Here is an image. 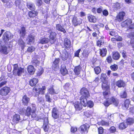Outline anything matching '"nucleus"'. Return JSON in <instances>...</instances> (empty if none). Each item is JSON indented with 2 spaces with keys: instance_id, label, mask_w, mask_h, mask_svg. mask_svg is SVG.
Listing matches in <instances>:
<instances>
[{
  "instance_id": "nucleus-1",
  "label": "nucleus",
  "mask_w": 134,
  "mask_h": 134,
  "mask_svg": "<svg viewBox=\"0 0 134 134\" xmlns=\"http://www.w3.org/2000/svg\"><path fill=\"white\" fill-rule=\"evenodd\" d=\"M37 108L36 105H32V108L29 106H27L25 110V115L27 117H29L31 116L32 118L36 117L37 115L36 114Z\"/></svg>"
},
{
  "instance_id": "nucleus-36",
  "label": "nucleus",
  "mask_w": 134,
  "mask_h": 134,
  "mask_svg": "<svg viewBox=\"0 0 134 134\" xmlns=\"http://www.w3.org/2000/svg\"><path fill=\"white\" fill-rule=\"evenodd\" d=\"M60 72L63 76H65L68 74V71L65 66L61 67L60 69Z\"/></svg>"
},
{
  "instance_id": "nucleus-5",
  "label": "nucleus",
  "mask_w": 134,
  "mask_h": 134,
  "mask_svg": "<svg viewBox=\"0 0 134 134\" xmlns=\"http://www.w3.org/2000/svg\"><path fill=\"white\" fill-rule=\"evenodd\" d=\"M52 29H50L48 31V32L49 33V41L50 43L52 44L54 43L55 41V38L56 37L57 35V34L54 32L52 31Z\"/></svg>"
},
{
  "instance_id": "nucleus-64",
  "label": "nucleus",
  "mask_w": 134,
  "mask_h": 134,
  "mask_svg": "<svg viewBox=\"0 0 134 134\" xmlns=\"http://www.w3.org/2000/svg\"><path fill=\"white\" fill-rule=\"evenodd\" d=\"M130 43L133 50L134 51V38L131 39Z\"/></svg>"
},
{
  "instance_id": "nucleus-22",
  "label": "nucleus",
  "mask_w": 134,
  "mask_h": 134,
  "mask_svg": "<svg viewBox=\"0 0 134 134\" xmlns=\"http://www.w3.org/2000/svg\"><path fill=\"white\" fill-rule=\"evenodd\" d=\"M56 29L59 31L63 32V34L66 33V31L64 28L63 25H62L60 24H57L56 25Z\"/></svg>"
},
{
  "instance_id": "nucleus-41",
  "label": "nucleus",
  "mask_w": 134,
  "mask_h": 134,
  "mask_svg": "<svg viewBox=\"0 0 134 134\" xmlns=\"http://www.w3.org/2000/svg\"><path fill=\"white\" fill-rule=\"evenodd\" d=\"M88 19L89 21L91 23H95L97 20L96 17L92 15L88 16Z\"/></svg>"
},
{
  "instance_id": "nucleus-11",
  "label": "nucleus",
  "mask_w": 134,
  "mask_h": 134,
  "mask_svg": "<svg viewBox=\"0 0 134 134\" xmlns=\"http://www.w3.org/2000/svg\"><path fill=\"white\" fill-rule=\"evenodd\" d=\"M35 40V36L31 34L29 35L26 38V41L27 44L28 45H31L32 43H34Z\"/></svg>"
},
{
  "instance_id": "nucleus-40",
  "label": "nucleus",
  "mask_w": 134,
  "mask_h": 134,
  "mask_svg": "<svg viewBox=\"0 0 134 134\" xmlns=\"http://www.w3.org/2000/svg\"><path fill=\"white\" fill-rule=\"evenodd\" d=\"M46 87L45 86H42L41 88H38V92H37V96H38L40 93L42 94H44L45 93L44 90L46 89Z\"/></svg>"
},
{
  "instance_id": "nucleus-54",
  "label": "nucleus",
  "mask_w": 134,
  "mask_h": 134,
  "mask_svg": "<svg viewBox=\"0 0 134 134\" xmlns=\"http://www.w3.org/2000/svg\"><path fill=\"white\" fill-rule=\"evenodd\" d=\"M110 133H115L116 131V129L114 126H112L110 127L108 130Z\"/></svg>"
},
{
  "instance_id": "nucleus-35",
  "label": "nucleus",
  "mask_w": 134,
  "mask_h": 134,
  "mask_svg": "<svg viewBox=\"0 0 134 134\" xmlns=\"http://www.w3.org/2000/svg\"><path fill=\"white\" fill-rule=\"evenodd\" d=\"M126 123L127 125H131L134 124V118L128 117L126 119Z\"/></svg>"
},
{
  "instance_id": "nucleus-10",
  "label": "nucleus",
  "mask_w": 134,
  "mask_h": 134,
  "mask_svg": "<svg viewBox=\"0 0 134 134\" xmlns=\"http://www.w3.org/2000/svg\"><path fill=\"white\" fill-rule=\"evenodd\" d=\"M131 101L129 99H127L124 100L121 105V108L124 110H126L129 108Z\"/></svg>"
},
{
  "instance_id": "nucleus-61",
  "label": "nucleus",
  "mask_w": 134,
  "mask_h": 134,
  "mask_svg": "<svg viewBox=\"0 0 134 134\" xmlns=\"http://www.w3.org/2000/svg\"><path fill=\"white\" fill-rule=\"evenodd\" d=\"M93 105L94 103L91 100L87 101V106L90 108H91L93 107Z\"/></svg>"
},
{
  "instance_id": "nucleus-51",
  "label": "nucleus",
  "mask_w": 134,
  "mask_h": 134,
  "mask_svg": "<svg viewBox=\"0 0 134 134\" xmlns=\"http://www.w3.org/2000/svg\"><path fill=\"white\" fill-rule=\"evenodd\" d=\"M110 69L113 71H115L117 70L118 69V65L115 64L112 65L110 66Z\"/></svg>"
},
{
  "instance_id": "nucleus-29",
  "label": "nucleus",
  "mask_w": 134,
  "mask_h": 134,
  "mask_svg": "<svg viewBox=\"0 0 134 134\" xmlns=\"http://www.w3.org/2000/svg\"><path fill=\"white\" fill-rule=\"evenodd\" d=\"M82 67L80 65H79L75 67L73 70L75 75H79L80 74V72L81 71Z\"/></svg>"
},
{
  "instance_id": "nucleus-18",
  "label": "nucleus",
  "mask_w": 134,
  "mask_h": 134,
  "mask_svg": "<svg viewBox=\"0 0 134 134\" xmlns=\"http://www.w3.org/2000/svg\"><path fill=\"white\" fill-rule=\"evenodd\" d=\"M73 105L76 111H79L81 110L82 108L81 105L79 102L76 101L73 103Z\"/></svg>"
},
{
  "instance_id": "nucleus-37",
  "label": "nucleus",
  "mask_w": 134,
  "mask_h": 134,
  "mask_svg": "<svg viewBox=\"0 0 134 134\" xmlns=\"http://www.w3.org/2000/svg\"><path fill=\"white\" fill-rule=\"evenodd\" d=\"M127 126L126 123L123 122L119 123L118 125V128L120 130H122L126 128Z\"/></svg>"
},
{
  "instance_id": "nucleus-32",
  "label": "nucleus",
  "mask_w": 134,
  "mask_h": 134,
  "mask_svg": "<svg viewBox=\"0 0 134 134\" xmlns=\"http://www.w3.org/2000/svg\"><path fill=\"white\" fill-rule=\"evenodd\" d=\"M69 57V54L67 51H66L64 52H63L61 58L63 61H65Z\"/></svg>"
},
{
  "instance_id": "nucleus-56",
  "label": "nucleus",
  "mask_w": 134,
  "mask_h": 134,
  "mask_svg": "<svg viewBox=\"0 0 134 134\" xmlns=\"http://www.w3.org/2000/svg\"><path fill=\"white\" fill-rule=\"evenodd\" d=\"M109 35L112 36L116 37L118 35L117 32H116L114 29H111V30L109 31Z\"/></svg>"
},
{
  "instance_id": "nucleus-60",
  "label": "nucleus",
  "mask_w": 134,
  "mask_h": 134,
  "mask_svg": "<svg viewBox=\"0 0 134 134\" xmlns=\"http://www.w3.org/2000/svg\"><path fill=\"white\" fill-rule=\"evenodd\" d=\"M106 60L108 63H111L112 62V59L110 55H109L107 57Z\"/></svg>"
},
{
  "instance_id": "nucleus-21",
  "label": "nucleus",
  "mask_w": 134,
  "mask_h": 134,
  "mask_svg": "<svg viewBox=\"0 0 134 134\" xmlns=\"http://www.w3.org/2000/svg\"><path fill=\"white\" fill-rule=\"evenodd\" d=\"M112 56L113 59L115 60H118L121 57L120 54L117 51L113 52L112 53Z\"/></svg>"
},
{
  "instance_id": "nucleus-15",
  "label": "nucleus",
  "mask_w": 134,
  "mask_h": 134,
  "mask_svg": "<svg viewBox=\"0 0 134 134\" xmlns=\"http://www.w3.org/2000/svg\"><path fill=\"white\" fill-rule=\"evenodd\" d=\"M101 87L103 90H110V83L108 80L101 82Z\"/></svg>"
},
{
  "instance_id": "nucleus-7",
  "label": "nucleus",
  "mask_w": 134,
  "mask_h": 134,
  "mask_svg": "<svg viewBox=\"0 0 134 134\" xmlns=\"http://www.w3.org/2000/svg\"><path fill=\"white\" fill-rule=\"evenodd\" d=\"M18 32L19 34L20 37L22 38H24L27 34L26 27L24 26L21 27L20 29L18 31Z\"/></svg>"
},
{
  "instance_id": "nucleus-12",
  "label": "nucleus",
  "mask_w": 134,
  "mask_h": 134,
  "mask_svg": "<svg viewBox=\"0 0 134 134\" xmlns=\"http://www.w3.org/2000/svg\"><path fill=\"white\" fill-rule=\"evenodd\" d=\"M52 116L54 119L59 118V111L56 107L53 108L52 111Z\"/></svg>"
},
{
  "instance_id": "nucleus-2",
  "label": "nucleus",
  "mask_w": 134,
  "mask_h": 134,
  "mask_svg": "<svg viewBox=\"0 0 134 134\" xmlns=\"http://www.w3.org/2000/svg\"><path fill=\"white\" fill-rule=\"evenodd\" d=\"M103 102V104L106 107H108L110 105L113 104L116 107H117L119 103V100L114 96L110 98H107Z\"/></svg>"
},
{
  "instance_id": "nucleus-16",
  "label": "nucleus",
  "mask_w": 134,
  "mask_h": 134,
  "mask_svg": "<svg viewBox=\"0 0 134 134\" xmlns=\"http://www.w3.org/2000/svg\"><path fill=\"white\" fill-rule=\"evenodd\" d=\"M30 100V98L26 94H25L22 97L21 100L23 105L24 106H27Z\"/></svg>"
},
{
  "instance_id": "nucleus-62",
  "label": "nucleus",
  "mask_w": 134,
  "mask_h": 134,
  "mask_svg": "<svg viewBox=\"0 0 134 134\" xmlns=\"http://www.w3.org/2000/svg\"><path fill=\"white\" fill-rule=\"evenodd\" d=\"M114 8L116 10L120 9L121 8L120 4L118 3H115L114 5Z\"/></svg>"
},
{
  "instance_id": "nucleus-58",
  "label": "nucleus",
  "mask_w": 134,
  "mask_h": 134,
  "mask_svg": "<svg viewBox=\"0 0 134 134\" xmlns=\"http://www.w3.org/2000/svg\"><path fill=\"white\" fill-rule=\"evenodd\" d=\"M44 69L42 68L39 69L38 71L36 73V75L37 76H40L43 73Z\"/></svg>"
},
{
  "instance_id": "nucleus-38",
  "label": "nucleus",
  "mask_w": 134,
  "mask_h": 134,
  "mask_svg": "<svg viewBox=\"0 0 134 134\" xmlns=\"http://www.w3.org/2000/svg\"><path fill=\"white\" fill-rule=\"evenodd\" d=\"M26 6L29 9L31 10H35L36 9L35 6L33 3H27Z\"/></svg>"
},
{
  "instance_id": "nucleus-48",
  "label": "nucleus",
  "mask_w": 134,
  "mask_h": 134,
  "mask_svg": "<svg viewBox=\"0 0 134 134\" xmlns=\"http://www.w3.org/2000/svg\"><path fill=\"white\" fill-rule=\"evenodd\" d=\"M100 79L101 82L108 80H107V76L105 73L101 74Z\"/></svg>"
},
{
  "instance_id": "nucleus-14",
  "label": "nucleus",
  "mask_w": 134,
  "mask_h": 134,
  "mask_svg": "<svg viewBox=\"0 0 134 134\" xmlns=\"http://www.w3.org/2000/svg\"><path fill=\"white\" fill-rule=\"evenodd\" d=\"M10 35V33L8 31H6L4 34L2 36V39L4 43L8 41L12 38Z\"/></svg>"
},
{
  "instance_id": "nucleus-27",
  "label": "nucleus",
  "mask_w": 134,
  "mask_h": 134,
  "mask_svg": "<svg viewBox=\"0 0 134 134\" xmlns=\"http://www.w3.org/2000/svg\"><path fill=\"white\" fill-rule=\"evenodd\" d=\"M20 120V117L19 115L15 114L13 116L12 121L14 124H17L18 123Z\"/></svg>"
},
{
  "instance_id": "nucleus-43",
  "label": "nucleus",
  "mask_w": 134,
  "mask_h": 134,
  "mask_svg": "<svg viewBox=\"0 0 134 134\" xmlns=\"http://www.w3.org/2000/svg\"><path fill=\"white\" fill-rule=\"evenodd\" d=\"M103 95L104 99H106L109 97V95L110 94V90H106L102 92Z\"/></svg>"
},
{
  "instance_id": "nucleus-25",
  "label": "nucleus",
  "mask_w": 134,
  "mask_h": 134,
  "mask_svg": "<svg viewBox=\"0 0 134 134\" xmlns=\"http://www.w3.org/2000/svg\"><path fill=\"white\" fill-rule=\"evenodd\" d=\"M38 14V12L37 10H31L28 12V15L30 18H34L37 16Z\"/></svg>"
},
{
  "instance_id": "nucleus-49",
  "label": "nucleus",
  "mask_w": 134,
  "mask_h": 134,
  "mask_svg": "<svg viewBox=\"0 0 134 134\" xmlns=\"http://www.w3.org/2000/svg\"><path fill=\"white\" fill-rule=\"evenodd\" d=\"M18 42V44L21 47V48L23 49L25 47V43L24 41L21 39H20Z\"/></svg>"
},
{
  "instance_id": "nucleus-20",
  "label": "nucleus",
  "mask_w": 134,
  "mask_h": 134,
  "mask_svg": "<svg viewBox=\"0 0 134 134\" xmlns=\"http://www.w3.org/2000/svg\"><path fill=\"white\" fill-rule=\"evenodd\" d=\"M116 85L118 87H124L126 85L125 82L123 80L120 79L116 81Z\"/></svg>"
},
{
  "instance_id": "nucleus-39",
  "label": "nucleus",
  "mask_w": 134,
  "mask_h": 134,
  "mask_svg": "<svg viewBox=\"0 0 134 134\" xmlns=\"http://www.w3.org/2000/svg\"><path fill=\"white\" fill-rule=\"evenodd\" d=\"M72 23L75 27L78 25L80 24L79 21L78 20V19L76 16H74L72 19Z\"/></svg>"
},
{
  "instance_id": "nucleus-50",
  "label": "nucleus",
  "mask_w": 134,
  "mask_h": 134,
  "mask_svg": "<svg viewBox=\"0 0 134 134\" xmlns=\"http://www.w3.org/2000/svg\"><path fill=\"white\" fill-rule=\"evenodd\" d=\"M31 62L33 65L36 66L39 65L40 63V61L36 58H34L32 60Z\"/></svg>"
},
{
  "instance_id": "nucleus-8",
  "label": "nucleus",
  "mask_w": 134,
  "mask_h": 134,
  "mask_svg": "<svg viewBox=\"0 0 134 134\" xmlns=\"http://www.w3.org/2000/svg\"><path fill=\"white\" fill-rule=\"evenodd\" d=\"M80 93L81 95V96L87 98H89L90 96L89 91L85 87H83L81 88L80 90Z\"/></svg>"
},
{
  "instance_id": "nucleus-45",
  "label": "nucleus",
  "mask_w": 134,
  "mask_h": 134,
  "mask_svg": "<svg viewBox=\"0 0 134 134\" xmlns=\"http://www.w3.org/2000/svg\"><path fill=\"white\" fill-rule=\"evenodd\" d=\"M49 41V39L47 38H43L41 39L39 41V43L42 44L48 43Z\"/></svg>"
},
{
  "instance_id": "nucleus-31",
  "label": "nucleus",
  "mask_w": 134,
  "mask_h": 134,
  "mask_svg": "<svg viewBox=\"0 0 134 134\" xmlns=\"http://www.w3.org/2000/svg\"><path fill=\"white\" fill-rule=\"evenodd\" d=\"M104 36H101L100 39L96 41L97 46L99 47H101L102 45L104 43Z\"/></svg>"
},
{
  "instance_id": "nucleus-24",
  "label": "nucleus",
  "mask_w": 134,
  "mask_h": 134,
  "mask_svg": "<svg viewBox=\"0 0 134 134\" xmlns=\"http://www.w3.org/2000/svg\"><path fill=\"white\" fill-rule=\"evenodd\" d=\"M7 49L8 47L5 45H1L0 46V52L3 54L7 55L9 52Z\"/></svg>"
},
{
  "instance_id": "nucleus-52",
  "label": "nucleus",
  "mask_w": 134,
  "mask_h": 134,
  "mask_svg": "<svg viewBox=\"0 0 134 134\" xmlns=\"http://www.w3.org/2000/svg\"><path fill=\"white\" fill-rule=\"evenodd\" d=\"M120 97L121 98L125 99L127 97V93L126 91H124L123 92L120 93Z\"/></svg>"
},
{
  "instance_id": "nucleus-46",
  "label": "nucleus",
  "mask_w": 134,
  "mask_h": 134,
  "mask_svg": "<svg viewBox=\"0 0 134 134\" xmlns=\"http://www.w3.org/2000/svg\"><path fill=\"white\" fill-rule=\"evenodd\" d=\"M35 49V48L34 46H30L28 47L26 51L29 53H31L34 52Z\"/></svg>"
},
{
  "instance_id": "nucleus-53",
  "label": "nucleus",
  "mask_w": 134,
  "mask_h": 134,
  "mask_svg": "<svg viewBox=\"0 0 134 134\" xmlns=\"http://www.w3.org/2000/svg\"><path fill=\"white\" fill-rule=\"evenodd\" d=\"M94 71L96 74L98 75L100 72L101 69L100 67L97 66L95 67L94 69Z\"/></svg>"
},
{
  "instance_id": "nucleus-9",
  "label": "nucleus",
  "mask_w": 134,
  "mask_h": 134,
  "mask_svg": "<svg viewBox=\"0 0 134 134\" xmlns=\"http://www.w3.org/2000/svg\"><path fill=\"white\" fill-rule=\"evenodd\" d=\"M90 127V125L87 123H86L84 124L81 125L80 127L81 133H87Z\"/></svg>"
},
{
  "instance_id": "nucleus-26",
  "label": "nucleus",
  "mask_w": 134,
  "mask_h": 134,
  "mask_svg": "<svg viewBox=\"0 0 134 134\" xmlns=\"http://www.w3.org/2000/svg\"><path fill=\"white\" fill-rule=\"evenodd\" d=\"M27 70L28 73L31 75H33L35 71L34 67L31 65H29L27 66Z\"/></svg>"
},
{
  "instance_id": "nucleus-13",
  "label": "nucleus",
  "mask_w": 134,
  "mask_h": 134,
  "mask_svg": "<svg viewBox=\"0 0 134 134\" xmlns=\"http://www.w3.org/2000/svg\"><path fill=\"white\" fill-rule=\"evenodd\" d=\"M125 15V13L123 11L119 12L115 18V20L118 21L120 22L122 21Z\"/></svg>"
},
{
  "instance_id": "nucleus-23",
  "label": "nucleus",
  "mask_w": 134,
  "mask_h": 134,
  "mask_svg": "<svg viewBox=\"0 0 134 134\" xmlns=\"http://www.w3.org/2000/svg\"><path fill=\"white\" fill-rule=\"evenodd\" d=\"M38 82V79L34 77L30 79L29 81V85L32 87L35 86Z\"/></svg>"
},
{
  "instance_id": "nucleus-57",
  "label": "nucleus",
  "mask_w": 134,
  "mask_h": 134,
  "mask_svg": "<svg viewBox=\"0 0 134 134\" xmlns=\"http://www.w3.org/2000/svg\"><path fill=\"white\" fill-rule=\"evenodd\" d=\"M45 97L46 101L48 103H51L52 102V99L49 94H46Z\"/></svg>"
},
{
  "instance_id": "nucleus-59",
  "label": "nucleus",
  "mask_w": 134,
  "mask_h": 134,
  "mask_svg": "<svg viewBox=\"0 0 134 134\" xmlns=\"http://www.w3.org/2000/svg\"><path fill=\"white\" fill-rule=\"evenodd\" d=\"M34 87L32 89V92L35 94V96H37V93L38 92V88L35 86H34Z\"/></svg>"
},
{
  "instance_id": "nucleus-4",
  "label": "nucleus",
  "mask_w": 134,
  "mask_h": 134,
  "mask_svg": "<svg viewBox=\"0 0 134 134\" xmlns=\"http://www.w3.org/2000/svg\"><path fill=\"white\" fill-rule=\"evenodd\" d=\"M132 22L131 19L127 18L121 23L122 27H128V29H134V23L132 24Z\"/></svg>"
},
{
  "instance_id": "nucleus-55",
  "label": "nucleus",
  "mask_w": 134,
  "mask_h": 134,
  "mask_svg": "<svg viewBox=\"0 0 134 134\" xmlns=\"http://www.w3.org/2000/svg\"><path fill=\"white\" fill-rule=\"evenodd\" d=\"M97 131L98 134H103L104 129L102 126H100L97 128Z\"/></svg>"
},
{
  "instance_id": "nucleus-3",
  "label": "nucleus",
  "mask_w": 134,
  "mask_h": 134,
  "mask_svg": "<svg viewBox=\"0 0 134 134\" xmlns=\"http://www.w3.org/2000/svg\"><path fill=\"white\" fill-rule=\"evenodd\" d=\"M13 74L15 76L18 75L20 76L22 73L24 72V69L21 67H18V64H15L13 65Z\"/></svg>"
},
{
  "instance_id": "nucleus-44",
  "label": "nucleus",
  "mask_w": 134,
  "mask_h": 134,
  "mask_svg": "<svg viewBox=\"0 0 134 134\" xmlns=\"http://www.w3.org/2000/svg\"><path fill=\"white\" fill-rule=\"evenodd\" d=\"M42 13L43 15L44 18L46 19L49 17V13L48 9H47L46 10L43 11Z\"/></svg>"
},
{
  "instance_id": "nucleus-33",
  "label": "nucleus",
  "mask_w": 134,
  "mask_h": 134,
  "mask_svg": "<svg viewBox=\"0 0 134 134\" xmlns=\"http://www.w3.org/2000/svg\"><path fill=\"white\" fill-rule=\"evenodd\" d=\"M97 124L99 126H109L110 125V124L109 122L103 120H102L98 122Z\"/></svg>"
},
{
  "instance_id": "nucleus-28",
  "label": "nucleus",
  "mask_w": 134,
  "mask_h": 134,
  "mask_svg": "<svg viewBox=\"0 0 134 134\" xmlns=\"http://www.w3.org/2000/svg\"><path fill=\"white\" fill-rule=\"evenodd\" d=\"M87 98L83 96H81L80 98V103L84 107H86L87 106Z\"/></svg>"
},
{
  "instance_id": "nucleus-34",
  "label": "nucleus",
  "mask_w": 134,
  "mask_h": 134,
  "mask_svg": "<svg viewBox=\"0 0 134 134\" xmlns=\"http://www.w3.org/2000/svg\"><path fill=\"white\" fill-rule=\"evenodd\" d=\"M107 50L106 48H102L99 50V53L100 55L102 57H105L106 55Z\"/></svg>"
},
{
  "instance_id": "nucleus-42",
  "label": "nucleus",
  "mask_w": 134,
  "mask_h": 134,
  "mask_svg": "<svg viewBox=\"0 0 134 134\" xmlns=\"http://www.w3.org/2000/svg\"><path fill=\"white\" fill-rule=\"evenodd\" d=\"M81 54L82 55L83 58L87 59L88 56L89 52L87 50L84 49L83 50Z\"/></svg>"
},
{
  "instance_id": "nucleus-63",
  "label": "nucleus",
  "mask_w": 134,
  "mask_h": 134,
  "mask_svg": "<svg viewBox=\"0 0 134 134\" xmlns=\"http://www.w3.org/2000/svg\"><path fill=\"white\" fill-rule=\"evenodd\" d=\"M121 54L122 57L124 59H126V58L127 56L126 55V51L123 50L121 52Z\"/></svg>"
},
{
  "instance_id": "nucleus-30",
  "label": "nucleus",
  "mask_w": 134,
  "mask_h": 134,
  "mask_svg": "<svg viewBox=\"0 0 134 134\" xmlns=\"http://www.w3.org/2000/svg\"><path fill=\"white\" fill-rule=\"evenodd\" d=\"M71 42L70 40L67 38L64 39V45L65 48L68 49L70 47Z\"/></svg>"
},
{
  "instance_id": "nucleus-19",
  "label": "nucleus",
  "mask_w": 134,
  "mask_h": 134,
  "mask_svg": "<svg viewBox=\"0 0 134 134\" xmlns=\"http://www.w3.org/2000/svg\"><path fill=\"white\" fill-rule=\"evenodd\" d=\"M3 3L4 6L7 8H10L12 6L11 0H0Z\"/></svg>"
},
{
  "instance_id": "nucleus-6",
  "label": "nucleus",
  "mask_w": 134,
  "mask_h": 134,
  "mask_svg": "<svg viewBox=\"0 0 134 134\" xmlns=\"http://www.w3.org/2000/svg\"><path fill=\"white\" fill-rule=\"evenodd\" d=\"M10 90V89L9 87H3L0 90V95L2 96H6L8 94Z\"/></svg>"
},
{
  "instance_id": "nucleus-47",
  "label": "nucleus",
  "mask_w": 134,
  "mask_h": 134,
  "mask_svg": "<svg viewBox=\"0 0 134 134\" xmlns=\"http://www.w3.org/2000/svg\"><path fill=\"white\" fill-rule=\"evenodd\" d=\"M48 92L51 95H53L57 94L53 88V85L51 86L48 89Z\"/></svg>"
},
{
  "instance_id": "nucleus-17",
  "label": "nucleus",
  "mask_w": 134,
  "mask_h": 134,
  "mask_svg": "<svg viewBox=\"0 0 134 134\" xmlns=\"http://www.w3.org/2000/svg\"><path fill=\"white\" fill-rule=\"evenodd\" d=\"M60 60V59L59 58H56L53 62L52 67V69L54 70H56L58 69Z\"/></svg>"
}]
</instances>
